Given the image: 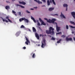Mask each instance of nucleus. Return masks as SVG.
I'll return each instance as SVG.
<instances>
[{
    "label": "nucleus",
    "mask_w": 75,
    "mask_h": 75,
    "mask_svg": "<svg viewBox=\"0 0 75 75\" xmlns=\"http://www.w3.org/2000/svg\"><path fill=\"white\" fill-rule=\"evenodd\" d=\"M53 30H54V29L52 27H50L49 28V30H46V33L47 34H52V35H54V33Z\"/></svg>",
    "instance_id": "obj_1"
},
{
    "label": "nucleus",
    "mask_w": 75,
    "mask_h": 75,
    "mask_svg": "<svg viewBox=\"0 0 75 75\" xmlns=\"http://www.w3.org/2000/svg\"><path fill=\"white\" fill-rule=\"evenodd\" d=\"M45 41H46V40L45 39H44L43 40V41H42V45L41 46V47L42 48H44L45 47L46 45Z\"/></svg>",
    "instance_id": "obj_2"
},
{
    "label": "nucleus",
    "mask_w": 75,
    "mask_h": 75,
    "mask_svg": "<svg viewBox=\"0 0 75 75\" xmlns=\"http://www.w3.org/2000/svg\"><path fill=\"white\" fill-rule=\"evenodd\" d=\"M25 38H26V41L25 42V44H26V45H28V43H30V41H29V40H28L27 38H26V36L25 37Z\"/></svg>",
    "instance_id": "obj_3"
},
{
    "label": "nucleus",
    "mask_w": 75,
    "mask_h": 75,
    "mask_svg": "<svg viewBox=\"0 0 75 75\" xmlns=\"http://www.w3.org/2000/svg\"><path fill=\"white\" fill-rule=\"evenodd\" d=\"M22 21L24 20L25 22H26V23H28L29 22V21L28 20V19H26L24 18H22Z\"/></svg>",
    "instance_id": "obj_4"
},
{
    "label": "nucleus",
    "mask_w": 75,
    "mask_h": 75,
    "mask_svg": "<svg viewBox=\"0 0 75 75\" xmlns=\"http://www.w3.org/2000/svg\"><path fill=\"white\" fill-rule=\"evenodd\" d=\"M66 40L67 41H71L72 40V39L71 38H68L67 37H66Z\"/></svg>",
    "instance_id": "obj_5"
},
{
    "label": "nucleus",
    "mask_w": 75,
    "mask_h": 75,
    "mask_svg": "<svg viewBox=\"0 0 75 75\" xmlns=\"http://www.w3.org/2000/svg\"><path fill=\"white\" fill-rule=\"evenodd\" d=\"M71 16H72L75 19V12H71Z\"/></svg>",
    "instance_id": "obj_6"
},
{
    "label": "nucleus",
    "mask_w": 75,
    "mask_h": 75,
    "mask_svg": "<svg viewBox=\"0 0 75 75\" xmlns=\"http://www.w3.org/2000/svg\"><path fill=\"white\" fill-rule=\"evenodd\" d=\"M33 54V55H32V54ZM30 55L31 56L32 55V58H35V53H34L33 54V53H31Z\"/></svg>",
    "instance_id": "obj_7"
},
{
    "label": "nucleus",
    "mask_w": 75,
    "mask_h": 75,
    "mask_svg": "<svg viewBox=\"0 0 75 75\" xmlns=\"http://www.w3.org/2000/svg\"><path fill=\"white\" fill-rule=\"evenodd\" d=\"M60 27H58L57 26H56V30L57 32H59V31L60 30Z\"/></svg>",
    "instance_id": "obj_8"
},
{
    "label": "nucleus",
    "mask_w": 75,
    "mask_h": 75,
    "mask_svg": "<svg viewBox=\"0 0 75 75\" xmlns=\"http://www.w3.org/2000/svg\"><path fill=\"white\" fill-rule=\"evenodd\" d=\"M19 3L20 4H22L23 5H25L26 4V3L23 1L22 2L19 1Z\"/></svg>",
    "instance_id": "obj_9"
},
{
    "label": "nucleus",
    "mask_w": 75,
    "mask_h": 75,
    "mask_svg": "<svg viewBox=\"0 0 75 75\" xmlns=\"http://www.w3.org/2000/svg\"><path fill=\"white\" fill-rule=\"evenodd\" d=\"M21 33V32L20 31L17 32L16 33V35L17 36V37L19 35H20Z\"/></svg>",
    "instance_id": "obj_10"
},
{
    "label": "nucleus",
    "mask_w": 75,
    "mask_h": 75,
    "mask_svg": "<svg viewBox=\"0 0 75 75\" xmlns=\"http://www.w3.org/2000/svg\"><path fill=\"white\" fill-rule=\"evenodd\" d=\"M37 0H34V1H36L37 3H38V4H42V2L40 1H37Z\"/></svg>",
    "instance_id": "obj_11"
},
{
    "label": "nucleus",
    "mask_w": 75,
    "mask_h": 75,
    "mask_svg": "<svg viewBox=\"0 0 75 75\" xmlns=\"http://www.w3.org/2000/svg\"><path fill=\"white\" fill-rule=\"evenodd\" d=\"M56 20L55 18L52 19L51 20L52 23H54V22L56 21Z\"/></svg>",
    "instance_id": "obj_12"
},
{
    "label": "nucleus",
    "mask_w": 75,
    "mask_h": 75,
    "mask_svg": "<svg viewBox=\"0 0 75 75\" xmlns=\"http://www.w3.org/2000/svg\"><path fill=\"white\" fill-rule=\"evenodd\" d=\"M1 18L2 19V21H3V22H6V23H8V21L7 20H6L5 19H3V18Z\"/></svg>",
    "instance_id": "obj_13"
},
{
    "label": "nucleus",
    "mask_w": 75,
    "mask_h": 75,
    "mask_svg": "<svg viewBox=\"0 0 75 75\" xmlns=\"http://www.w3.org/2000/svg\"><path fill=\"white\" fill-rule=\"evenodd\" d=\"M54 8H49V11H51L54 10Z\"/></svg>",
    "instance_id": "obj_14"
},
{
    "label": "nucleus",
    "mask_w": 75,
    "mask_h": 75,
    "mask_svg": "<svg viewBox=\"0 0 75 75\" xmlns=\"http://www.w3.org/2000/svg\"><path fill=\"white\" fill-rule=\"evenodd\" d=\"M35 37L37 38L38 40L40 39V37L37 33H35Z\"/></svg>",
    "instance_id": "obj_15"
},
{
    "label": "nucleus",
    "mask_w": 75,
    "mask_h": 75,
    "mask_svg": "<svg viewBox=\"0 0 75 75\" xmlns=\"http://www.w3.org/2000/svg\"><path fill=\"white\" fill-rule=\"evenodd\" d=\"M31 19L32 20H33L34 22L35 23L36 22V21L35 20V18H34L33 17V16H31Z\"/></svg>",
    "instance_id": "obj_16"
},
{
    "label": "nucleus",
    "mask_w": 75,
    "mask_h": 75,
    "mask_svg": "<svg viewBox=\"0 0 75 75\" xmlns=\"http://www.w3.org/2000/svg\"><path fill=\"white\" fill-rule=\"evenodd\" d=\"M61 15H60L61 16V17H63V18H66V17L65 16H64V15L63 14H62V12L61 13Z\"/></svg>",
    "instance_id": "obj_17"
},
{
    "label": "nucleus",
    "mask_w": 75,
    "mask_h": 75,
    "mask_svg": "<svg viewBox=\"0 0 75 75\" xmlns=\"http://www.w3.org/2000/svg\"><path fill=\"white\" fill-rule=\"evenodd\" d=\"M5 9L8 10L10 9V7L9 6H5Z\"/></svg>",
    "instance_id": "obj_18"
},
{
    "label": "nucleus",
    "mask_w": 75,
    "mask_h": 75,
    "mask_svg": "<svg viewBox=\"0 0 75 75\" xmlns=\"http://www.w3.org/2000/svg\"><path fill=\"white\" fill-rule=\"evenodd\" d=\"M68 5L67 4H63V7H66V8H67Z\"/></svg>",
    "instance_id": "obj_19"
},
{
    "label": "nucleus",
    "mask_w": 75,
    "mask_h": 75,
    "mask_svg": "<svg viewBox=\"0 0 75 75\" xmlns=\"http://www.w3.org/2000/svg\"><path fill=\"white\" fill-rule=\"evenodd\" d=\"M47 22L48 23H52V20H51L50 19H49L47 21Z\"/></svg>",
    "instance_id": "obj_20"
},
{
    "label": "nucleus",
    "mask_w": 75,
    "mask_h": 75,
    "mask_svg": "<svg viewBox=\"0 0 75 75\" xmlns=\"http://www.w3.org/2000/svg\"><path fill=\"white\" fill-rule=\"evenodd\" d=\"M32 29H33V32H36V29L35 27H33V28H32Z\"/></svg>",
    "instance_id": "obj_21"
},
{
    "label": "nucleus",
    "mask_w": 75,
    "mask_h": 75,
    "mask_svg": "<svg viewBox=\"0 0 75 75\" xmlns=\"http://www.w3.org/2000/svg\"><path fill=\"white\" fill-rule=\"evenodd\" d=\"M70 22L71 24H73L74 25H75V23L74 22L72 21H70Z\"/></svg>",
    "instance_id": "obj_22"
},
{
    "label": "nucleus",
    "mask_w": 75,
    "mask_h": 75,
    "mask_svg": "<svg viewBox=\"0 0 75 75\" xmlns=\"http://www.w3.org/2000/svg\"><path fill=\"white\" fill-rule=\"evenodd\" d=\"M47 5L48 6H49L50 5V2L49 0H47Z\"/></svg>",
    "instance_id": "obj_23"
},
{
    "label": "nucleus",
    "mask_w": 75,
    "mask_h": 75,
    "mask_svg": "<svg viewBox=\"0 0 75 75\" xmlns=\"http://www.w3.org/2000/svg\"><path fill=\"white\" fill-rule=\"evenodd\" d=\"M41 24L42 25H46V24H45V23H44V22L43 21H42L41 22Z\"/></svg>",
    "instance_id": "obj_24"
},
{
    "label": "nucleus",
    "mask_w": 75,
    "mask_h": 75,
    "mask_svg": "<svg viewBox=\"0 0 75 75\" xmlns=\"http://www.w3.org/2000/svg\"><path fill=\"white\" fill-rule=\"evenodd\" d=\"M52 2H53V4L54 5H56L55 2H54V0H52Z\"/></svg>",
    "instance_id": "obj_25"
},
{
    "label": "nucleus",
    "mask_w": 75,
    "mask_h": 75,
    "mask_svg": "<svg viewBox=\"0 0 75 75\" xmlns=\"http://www.w3.org/2000/svg\"><path fill=\"white\" fill-rule=\"evenodd\" d=\"M62 40V39H60V40H59V41H58L57 42V43H60V42Z\"/></svg>",
    "instance_id": "obj_26"
},
{
    "label": "nucleus",
    "mask_w": 75,
    "mask_h": 75,
    "mask_svg": "<svg viewBox=\"0 0 75 75\" xmlns=\"http://www.w3.org/2000/svg\"><path fill=\"white\" fill-rule=\"evenodd\" d=\"M55 38H54L53 37H52L51 40H55Z\"/></svg>",
    "instance_id": "obj_27"
},
{
    "label": "nucleus",
    "mask_w": 75,
    "mask_h": 75,
    "mask_svg": "<svg viewBox=\"0 0 75 75\" xmlns=\"http://www.w3.org/2000/svg\"><path fill=\"white\" fill-rule=\"evenodd\" d=\"M62 33L61 32H59L56 33L57 35H59L60 34H62Z\"/></svg>",
    "instance_id": "obj_28"
},
{
    "label": "nucleus",
    "mask_w": 75,
    "mask_h": 75,
    "mask_svg": "<svg viewBox=\"0 0 75 75\" xmlns=\"http://www.w3.org/2000/svg\"><path fill=\"white\" fill-rule=\"evenodd\" d=\"M51 15L53 16H58V14H52Z\"/></svg>",
    "instance_id": "obj_29"
},
{
    "label": "nucleus",
    "mask_w": 75,
    "mask_h": 75,
    "mask_svg": "<svg viewBox=\"0 0 75 75\" xmlns=\"http://www.w3.org/2000/svg\"><path fill=\"white\" fill-rule=\"evenodd\" d=\"M25 28V27L23 25H22L21 27V28Z\"/></svg>",
    "instance_id": "obj_30"
},
{
    "label": "nucleus",
    "mask_w": 75,
    "mask_h": 75,
    "mask_svg": "<svg viewBox=\"0 0 75 75\" xmlns=\"http://www.w3.org/2000/svg\"><path fill=\"white\" fill-rule=\"evenodd\" d=\"M39 20L40 22H42V20L40 18H39Z\"/></svg>",
    "instance_id": "obj_31"
},
{
    "label": "nucleus",
    "mask_w": 75,
    "mask_h": 75,
    "mask_svg": "<svg viewBox=\"0 0 75 75\" xmlns=\"http://www.w3.org/2000/svg\"><path fill=\"white\" fill-rule=\"evenodd\" d=\"M9 16H6V18H5V19L7 20H8L9 19Z\"/></svg>",
    "instance_id": "obj_32"
},
{
    "label": "nucleus",
    "mask_w": 75,
    "mask_h": 75,
    "mask_svg": "<svg viewBox=\"0 0 75 75\" xmlns=\"http://www.w3.org/2000/svg\"><path fill=\"white\" fill-rule=\"evenodd\" d=\"M70 27L72 28H75V27H73L72 26H70Z\"/></svg>",
    "instance_id": "obj_33"
},
{
    "label": "nucleus",
    "mask_w": 75,
    "mask_h": 75,
    "mask_svg": "<svg viewBox=\"0 0 75 75\" xmlns=\"http://www.w3.org/2000/svg\"><path fill=\"white\" fill-rule=\"evenodd\" d=\"M66 28L68 30V26L67 25L66 26Z\"/></svg>",
    "instance_id": "obj_34"
},
{
    "label": "nucleus",
    "mask_w": 75,
    "mask_h": 75,
    "mask_svg": "<svg viewBox=\"0 0 75 75\" xmlns=\"http://www.w3.org/2000/svg\"><path fill=\"white\" fill-rule=\"evenodd\" d=\"M16 6H20L21 7V5H19V4H16Z\"/></svg>",
    "instance_id": "obj_35"
},
{
    "label": "nucleus",
    "mask_w": 75,
    "mask_h": 75,
    "mask_svg": "<svg viewBox=\"0 0 75 75\" xmlns=\"http://www.w3.org/2000/svg\"><path fill=\"white\" fill-rule=\"evenodd\" d=\"M65 37V36L64 35H63L62 36H61V37H63V38H64Z\"/></svg>",
    "instance_id": "obj_36"
},
{
    "label": "nucleus",
    "mask_w": 75,
    "mask_h": 75,
    "mask_svg": "<svg viewBox=\"0 0 75 75\" xmlns=\"http://www.w3.org/2000/svg\"><path fill=\"white\" fill-rule=\"evenodd\" d=\"M26 12L27 13H30V12H29V11H28L27 10L26 11Z\"/></svg>",
    "instance_id": "obj_37"
},
{
    "label": "nucleus",
    "mask_w": 75,
    "mask_h": 75,
    "mask_svg": "<svg viewBox=\"0 0 75 75\" xmlns=\"http://www.w3.org/2000/svg\"><path fill=\"white\" fill-rule=\"evenodd\" d=\"M18 13H19V16H21V12H19Z\"/></svg>",
    "instance_id": "obj_38"
},
{
    "label": "nucleus",
    "mask_w": 75,
    "mask_h": 75,
    "mask_svg": "<svg viewBox=\"0 0 75 75\" xmlns=\"http://www.w3.org/2000/svg\"><path fill=\"white\" fill-rule=\"evenodd\" d=\"M21 7L22 8H24V6H22V5H21Z\"/></svg>",
    "instance_id": "obj_39"
},
{
    "label": "nucleus",
    "mask_w": 75,
    "mask_h": 75,
    "mask_svg": "<svg viewBox=\"0 0 75 75\" xmlns=\"http://www.w3.org/2000/svg\"><path fill=\"white\" fill-rule=\"evenodd\" d=\"M12 13H16V12L14 11L13 10H12Z\"/></svg>",
    "instance_id": "obj_40"
},
{
    "label": "nucleus",
    "mask_w": 75,
    "mask_h": 75,
    "mask_svg": "<svg viewBox=\"0 0 75 75\" xmlns=\"http://www.w3.org/2000/svg\"><path fill=\"white\" fill-rule=\"evenodd\" d=\"M42 1H43L44 3H46V1L45 0H42Z\"/></svg>",
    "instance_id": "obj_41"
},
{
    "label": "nucleus",
    "mask_w": 75,
    "mask_h": 75,
    "mask_svg": "<svg viewBox=\"0 0 75 75\" xmlns=\"http://www.w3.org/2000/svg\"><path fill=\"white\" fill-rule=\"evenodd\" d=\"M22 20V18H21H21H20V19H19V21H20V22H21Z\"/></svg>",
    "instance_id": "obj_42"
},
{
    "label": "nucleus",
    "mask_w": 75,
    "mask_h": 75,
    "mask_svg": "<svg viewBox=\"0 0 75 75\" xmlns=\"http://www.w3.org/2000/svg\"><path fill=\"white\" fill-rule=\"evenodd\" d=\"M8 21L9 22H10L11 23L12 22L9 19H8Z\"/></svg>",
    "instance_id": "obj_43"
},
{
    "label": "nucleus",
    "mask_w": 75,
    "mask_h": 75,
    "mask_svg": "<svg viewBox=\"0 0 75 75\" xmlns=\"http://www.w3.org/2000/svg\"><path fill=\"white\" fill-rule=\"evenodd\" d=\"M37 25L38 26H40V23H38Z\"/></svg>",
    "instance_id": "obj_44"
},
{
    "label": "nucleus",
    "mask_w": 75,
    "mask_h": 75,
    "mask_svg": "<svg viewBox=\"0 0 75 75\" xmlns=\"http://www.w3.org/2000/svg\"><path fill=\"white\" fill-rule=\"evenodd\" d=\"M23 49L24 50H25L26 49V47H23Z\"/></svg>",
    "instance_id": "obj_45"
},
{
    "label": "nucleus",
    "mask_w": 75,
    "mask_h": 75,
    "mask_svg": "<svg viewBox=\"0 0 75 75\" xmlns=\"http://www.w3.org/2000/svg\"><path fill=\"white\" fill-rule=\"evenodd\" d=\"M44 20H46L47 21V20H48L47 19V18H44Z\"/></svg>",
    "instance_id": "obj_46"
},
{
    "label": "nucleus",
    "mask_w": 75,
    "mask_h": 75,
    "mask_svg": "<svg viewBox=\"0 0 75 75\" xmlns=\"http://www.w3.org/2000/svg\"><path fill=\"white\" fill-rule=\"evenodd\" d=\"M40 37H41V36L43 37V35L42 34H40Z\"/></svg>",
    "instance_id": "obj_47"
},
{
    "label": "nucleus",
    "mask_w": 75,
    "mask_h": 75,
    "mask_svg": "<svg viewBox=\"0 0 75 75\" xmlns=\"http://www.w3.org/2000/svg\"><path fill=\"white\" fill-rule=\"evenodd\" d=\"M6 3H10V2L9 1H6Z\"/></svg>",
    "instance_id": "obj_48"
},
{
    "label": "nucleus",
    "mask_w": 75,
    "mask_h": 75,
    "mask_svg": "<svg viewBox=\"0 0 75 75\" xmlns=\"http://www.w3.org/2000/svg\"><path fill=\"white\" fill-rule=\"evenodd\" d=\"M73 40H74L75 41V38L74 37L73 38Z\"/></svg>",
    "instance_id": "obj_49"
},
{
    "label": "nucleus",
    "mask_w": 75,
    "mask_h": 75,
    "mask_svg": "<svg viewBox=\"0 0 75 75\" xmlns=\"http://www.w3.org/2000/svg\"><path fill=\"white\" fill-rule=\"evenodd\" d=\"M45 7V5H42V7Z\"/></svg>",
    "instance_id": "obj_50"
},
{
    "label": "nucleus",
    "mask_w": 75,
    "mask_h": 75,
    "mask_svg": "<svg viewBox=\"0 0 75 75\" xmlns=\"http://www.w3.org/2000/svg\"><path fill=\"white\" fill-rule=\"evenodd\" d=\"M66 11H67V7L66 8Z\"/></svg>",
    "instance_id": "obj_51"
},
{
    "label": "nucleus",
    "mask_w": 75,
    "mask_h": 75,
    "mask_svg": "<svg viewBox=\"0 0 75 75\" xmlns=\"http://www.w3.org/2000/svg\"><path fill=\"white\" fill-rule=\"evenodd\" d=\"M34 8H35V9H37L38 8V7H35Z\"/></svg>",
    "instance_id": "obj_52"
},
{
    "label": "nucleus",
    "mask_w": 75,
    "mask_h": 75,
    "mask_svg": "<svg viewBox=\"0 0 75 75\" xmlns=\"http://www.w3.org/2000/svg\"><path fill=\"white\" fill-rule=\"evenodd\" d=\"M50 2L51 3H52V0H50Z\"/></svg>",
    "instance_id": "obj_53"
},
{
    "label": "nucleus",
    "mask_w": 75,
    "mask_h": 75,
    "mask_svg": "<svg viewBox=\"0 0 75 75\" xmlns=\"http://www.w3.org/2000/svg\"><path fill=\"white\" fill-rule=\"evenodd\" d=\"M40 46V44L38 45V46Z\"/></svg>",
    "instance_id": "obj_54"
},
{
    "label": "nucleus",
    "mask_w": 75,
    "mask_h": 75,
    "mask_svg": "<svg viewBox=\"0 0 75 75\" xmlns=\"http://www.w3.org/2000/svg\"><path fill=\"white\" fill-rule=\"evenodd\" d=\"M30 9L31 10H33L34 9L33 8H30Z\"/></svg>",
    "instance_id": "obj_55"
},
{
    "label": "nucleus",
    "mask_w": 75,
    "mask_h": 75,
    "mask_svg": "<svg viewBox=\"0 0 75 75\" xmlns=\"http://www.w3.org/2000/svg\"><path fill=\"white\" fill-rule=\"evenodd\" d=\"M72 33L73 34H74V32H72Z\"/></svg>",
    "instance_id": "obj_56"
},
{
    "label": "nucleus",
    "mask_w": 75,
    "mask_h": 75,
    "mask_svg": "<svg viewBox=\"0 0 75 75\" xmlns=\"http://www.w3.org/2000/svg\"><path fill=\"white\" fill-rule=\"evenodd\" d=\"M37 22H38V23H39V21L38 20L37 21Z\"/></svg>",
    "instance_id": "obj_57"
},
{
    "label": "nucleus",
    "mask_w": 75,
    "mask_h": 75,
    "mask_svg": "<svg viewBox=\"0 0 75 75\" xmlns=\"http://www.w3.org/2000/svg\"><path fill=\"white\" fill-rule=\"evenodd\" d=\"M50 36V37H51V36Z\"/></svg>",
    "instance_id": "obj_58"
},
{
    "label": "nucleus",
    "mask_w": 75,
    "mask_h": 75,
    "mask_svg": "<svg viewBox=\"0 0 75 75\" xmlns=\"http://www.w3.org/2000/svg\"><path fill=\"white\" fill-rule=\"evenodd\" d=\"M15 15H16V14H15Z\"/></svg>",
    "instance_id": "obj_59"
},
{
    "label": "nucleus",
    "mask_w": 75,
    "mask_h": 75,
    "mask_svg": "<svg viewBox=\"0 0 75 75\" xmlns=\"http://www.w3.org/2000/svg\"><path fill=\"white\" fill-rule=\"evenodd\" d=\"M74 1H75V0H74Z\"/></svg>",
    "instance_id": "obj_60"
},
{
    "label": "nucleus",
    "mask_w": 75,
    "mask_h": 75,
    "mask_svg": "<svg viewBox=\"0 0 75 75\" xmlns=\"http://www.w3.org/2000/svg\"><path fill=\"white\" fill-rule=\"evenodd\" d=\"M74 35H75V34H74Z\"/></svg>",
    "instance_id": "obj_61"
},
{
    "label": "nucleus",
    "mask_w": 75,
    "mask_h": 75,
    "mask_svg": "<svg viewBox=\"0 0 75 75\" xmlns=\"http://www.w3.org/2000/svg\"><path fill=\"white\" fill-rule=\"evenodd\" d=\"M13 0L15 1V0Z\"/></svg>",
    "instance_id": "obj_62"
}]
</instances>
